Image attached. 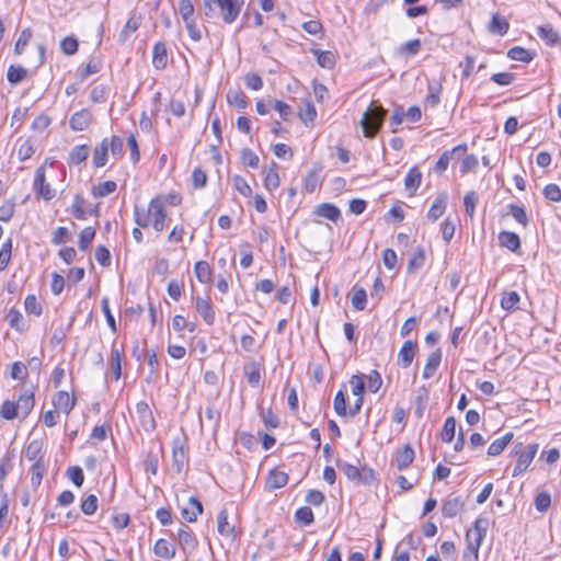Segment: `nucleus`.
<instances>
[{"instance_id": "1", "label": "nucleus", "mask_w": 561, "mask_h": 561, "mask_svg": "<svg viewBox=\"0 0 561 561\" xmlns=\"http://www.w3.org/2000/svg\"><path fill=\"white\" fill-rule=\"evenodd\" d=\"M217 524L218 533L227 540L229 548L237 547L243 534L239 513L230 514L229 508H225L219 512Z\"/></svg>"}, {"instance_id": "2", "label": "nucleus", "mask_w": 561, "mask_h": 561, "mask_svg": "<svg viewBox=\"0 0 561 561\" xmlns=\"http://www.w3.org/2000/svg\"><path fill=\"white\" fill-rule=\"evenodd\" d=\"M387 111L377 105L375 101L371 102L369 107L363 113L360 118V126L363 134L366 138H374L382 126Z\"/></svg>"}, {"instance_id": "3", "label": "nucleus", "mask_w": 561, "mask_h": 561, "mask_svg": "<svg viewBox=\"0 0 561 561\" xmlns=\"http://www.w3.org/2000/svg\"><path fill=\"white\" fill-rule=\"evenodd\" d=\"M339 469L347 477L348 480L358 483L369 484L375 480L374 471L370 469H359L347 462H339Z\"/></svg>"}, {"instance_id": "4", "label": "nucleus", "mask_w": 561, "mask_h": 561, "mask_svg": "<svg viewBox=\"0 0 561 561\" xmlns=\"http://www.w3.org/2000/svg\"><path fill=\"white\" fill-rule=\"evenodd\" d=\"M150 210L153 229L161 232L165 228L167 211L164 207V197L156 196L150 201Z\"/></svg>"}, {"instance_id": "5", "label": "nucleus", "mask_w": 561, "mask_h": 561, "mask_svg": "<svg viewBox=\"0 0 561 561\" xmlns=\"http://www.w3.org/2000/svg\"><path fill=\"white\" fill-rule=\"evenodd\" d=\"M33 190L37 195H39L43 199H45L47 202L51 201L56 195V191L54 188H51L49 184L46 183L44 165L37 168V170L35 172Z\"/></svg>"}, {"instance_id": "6", "label": "nucleus", "mask_w": 561, "mask_h": 561, "mask_svg": "<svg viewBox=\"0 0 561 561\" xmlns=\"http://www.w3.org/2000/svg\"><path fill=\"white\" fill-rule=\"evenodd\" d=\"M188 458L184 442L180 437L172 440V469L176 473H182L187 465Z\"/></svg>"}, {"instance_id": "7", "label": "nucleus", "mask_w": 561, "mask_h": 561, "mask_svg": "<svg viewBox=\"0 0 561 561\" xmlns=\"http://www.w3.org/2000/svg\"><path fill=\"white\" fill-rule=\"evenodd\" d=\"M136 413L144 431L147 433H152L156 431L157 422L154 420L152 410L146 401H139L136 404Z\"/></svg>"}, {"instance_id": "8", "label": "nucleus", "mask_w": 561, "mask_h": 561, "mask_svg": "<svg viewBox=\"0 0 561 561\" xmlns=\"http://www.w3.org/2000/svg\"><path fill=\"white\" fill-rule=\"evenodd\" d=\"M539 445L538 444H529L524 451H522L517 458L516 466L513 470V477H518L523 472H525L530 463L533 462Z\"/></svg>"}, {"instance_id": "9", "label": "nucleus", "mask_w": 561, "mask_h": 561, "mask_svg": "<svg viewBox=\"0 0 561 561\" xmlns=\"http://www.w3.org/2000/svg\"><path fill=\"white\" fill-rule=\"evenodd\" d=\"M218 3L222 11V19L226 23L231 24L236 21L240 13L242 0H211Z\"/></svg>"}, {"instance_id": "10", "label": "nucleus", "mask_w": 561, "mask_h": 561, "mask_svg": "<svg viewBox=\"0 0 561 561\" xmlns=\"http://www.w3.org/2000/svg\"><path fill=\"white\" fill-rule=\"evenodd\" d=\"M178 541L186 556L191 554L197 547V539L187 527L179 529Z\"/></svg>"}, {"instance_id": "11", "label": "nucleus", "mask_w": 561, "mask_h": 561, "mask_svg": "<svg viewBox=\"0 0 561 561\" xmlns=\"http://www.w3.org/2000/svg\"><path fill=\"white\" fill-rule=\"evenodd\" d=\"M76 397L70 396L67 391H58L53 399L56 409H60L66 415H69L76 405Z\"/></svg>"}, {"instance_id": "12", "label": "nucleus", "mask_w": 561, "mask_h": 561, "mask_svg": "<svg viewBox=\"0 0 561 561\" xmlns=\"http://www.w3.org/2000/svg\"><path fill=\"white\" fill-rule=\"evenodd\" d=\"M202 513H203V504L195 496H191L187 505L181 510V515H182L183 519H185L188 523L196 522L198 515H201Z\"/></svg>"}, {"instance_id": "13", "label": "nucleus", "mask_w": 561, "mask_h": 561, "mask_svg": "<svg viewBox=\"0 0 561 561\" xmlns=\"http://www.w3.org/2000/svg\"><path fill=\"white\" fill-rule=\"evenodd\" d=\"M92 122V115L88 110L76 112L69 121V126L75 131L85 130Z\"/></svg>"}, {"instance_id": "14", "label": "nucleus", "mask_w": 561, "mask_h": 561, "mask_svg": "<svg viewBox=\"0 0 561 561\" xmlns=\"http://www.w3.org/2000/svg\"><path fill=\"white\" fill-rule=\"evenodd\" d=\"M168 65V49L164 42H157L152 49V66L163 70Z\"/></svg>"}, {"instance_id": "15", "label": "nucleus", "mask_w": 561, "mask_h": 561, "mask_svg": "<svg viewBox=\"0 0 561 561\" xmlns=\"http://www.w3.org/2000/svg\"><path fill=\"white\" fill-rule=\"evenodd\" d=\"M195 309L204 319V321L211 325L215 321V312L211 306V302L208 299H204L201 297L194 298Z\"/></svg>"}, {"instance_id": "16", "label": "nucleus", "mask_w": 561, "mask_h": 561, "mask_svg": "<svg viewBox=\"0 0 561 561\" xmlns=\"http://www.w3.org/2000/svg\"><path fill=\"white\" fill-rule=\"evenodd\" d=\"M486 525L488 520L485 518L476 519L473 527L467 531L466 539L476 541L478 545H481L486 533Z\"/></svg>"}, {"instance_id": "17", "label": "nucleus", "mask_w": 561, "mask_h": 561, "mask_svg": "<svg viewBox=\"0 0 561 561\" xmlns=\"http://www.w3.org/2000/svg\"><path fill=\"white\" fill-rule=\"evenodd\" d=\"M84 205H85V199L81 195L77 194L73 197V203L71 206V213L76 219L85 220L89 215L96 214V211H98L96 208H90L87 210L84 208Z\"/></svg>"}, {"instance_id": "18", "label": "nucleus", "mask_w": 561, "mask_h": 561, "mask_svg": "<svg viewBox=\"0 0 561 561\" xmlns=\"http://www.w3.org/2000/svg\"><path fill=\"white\" fill-rule=\"evenodd\" d=\"M466 151H467L466 145H458L451 151L444 152L439 157L438 161L436 162V164L434 167L435 172H437V173L444 172L448 168L449 161L455 154H463Z\"/></svg>"}, {"instance_id": "19", "label": "nucleus", "mask_w": 561, "mask_h": 561, "mask_svg": "<svg viewBox=\"0 0 561 561\" xmlns=\"http://www.w3.org/2000/svg\"><path fill=\"white\" fill-rule=\"evenodd\" d=\"M108 158V140L104 138L93 150L92 164L94 168H102Z\"/></svg>"}, {"instance_id": "20", "label": "nucleus", "mask_w": 561, "mask_h": 561, "mask_svg": "<svg viewBox=\"0 0 561 561\" xmlns=\"http://www.w3.org/2000/svg\"><path fill=\"white\" fill-rule=\"evenodd\" d=\"M89 152L90 147L88 145H77L69 151L67 163L69 165H79L88 159Z\"/></svg>"}, {"instance_id": "21", "label": "nucleus", "mask_w": 561, "mask_h": 561, "mask_svg": "<svg viewBox=\"0 0 561 561\" xmlns=\"http://www.w3.org/2000/svg\"><path fill=\"white\" fill-rule=\"evenodd\" d=\"M417 344L416 342H412L410 340L405 341L399 351V360L401 365L407 368L411 365Z\"/></svg>"}, {"instance_id": "22", "label": "nucleus", "mask_w": 561, "mask_h": 561, "mask_svg": "<svg viewBox=\"0 0 561 561\" xmlns=\"http://www.w3.org/2000/svg\"><path fill=\"white\" fill-rule=\"evenodd\" d=\"M447 194L439 193L428 209L427 217L432 220H437L446 210Z\"/></svg>"}, {"instance_id": "23", "label": "nucleus", "mask_w": 561, "mask_h": 561, "mask_svg": "<svg viewBox=\"0 0 561 561\" xmlns=\"http://www.w3.org/2000/svg\"><path fill=\"white\" fill-rule=\"evenodd\" d=\"M154 554L165 560H171L175 556V548L165 539H158L153 547Z\"/></svg>"}, {"instance_id": "24", "label": "nucleus", "mask_w": 561, "mask_h": 561, "mask_svg": "<svg viewBox=\"0 0 561 561\" xmlns=\"http://www.w3.org/2000/svg\"><path fill=\"white\" fill-rule=\"evenodd\" d=\"M288 482L287 473L273 469L270 471L268 477L266 479V486L270 490L280 489L285 486Z\"/></svg>"}, {"instance_id": "25", "label": "nucleus", "mask_w": 561, "mask_h": 561, "mask_svg": "<svg viewBox=\"0 0 561 561\" xmlns=\"http://www.w3.org/2000/svg\"><path fill=\"white\" fill-rule=\"evenodd\" d=\"M414 459V450L413 448L408 444L405 445L401 450L398 451L396 456V466L399 470H403L404 468L409 467Z\"/></svg>"}, {"instance_id": "26", "label": "nucleus", "mask_w": 561, "mask_h": 561, "mask_svg": "<svg viewBox=\"0 0 561 561\" xmlns=\"http://www.w3.org/2000/svg\"><path fill=\"white\" fill-rule=\"evenodd\" d=\"M499 242L501 247H504L513 252H516L520 248L519 237L511 231L500 232Z\"/></svg>"}, {"instance_id": "27", "label": "nucleus", "mask_w": 561, "mask_h": 561, "mask_svg": "<svg viewBox=\"0 0 561 561\" xmlns=\"http://www.w3.org/2000/svg\"><path fill=\"white\" fill-rule=\"evenodd\" d=\"M537 34L550 46L558 44L560 41L558 32L550 24L539 26L537 28Z\"/></svg>"}, {"instance_id": "28", "label": "nucleus", "mask_w": 561, "mask_h": 561, "mask_svg": "<svg viewBox=\"0 0 561 561\" xmlns=\"http://www.w3.org/2000/svg\"><path fill=\"white\" fill-rule=\"evenodd\" d=\"M463 503L460 497H453L444 501L442 513L445 517L453 518L462 510Z\"/></svg>"}, {"instance_id": "29", "label": "nucleus", "mask_w": 561, "mask_h": 561, "mask_svg": "<svg viewBox=\"0 0 561 561\" xmlns=\"http://www.w3.org/2000/svg\"><path fill=\"white\" fill-rule=\"evenodd\" d=\"M513 433L510 432V433H506L504 436H502L501 438H497L495 439L488 448V455L489 456H499L501 455L504 449L506 448V446L511 443V440L513 439Z\"/></svg>"}, {"instance_id": "30", "label": "nucleus", "mask_w": 561, "mask_h": 561, "mask_svg": "<svg viewBox=\"0 0 561 561\" xmlns=\"http://www.w3.org/2000/svg\"><path fill=\"white\" fill-rule=\"evenodd\" d=\"M351 301L356 310H364L366 308L367 302L366 290L363 287L355 285L351 291Z\"/></svg>"}, {"instance_id": "31", "label": "nucleus", "mask_w": 561, "mask_h": 561, "mask_svg": "<svg viewBox=\"0 0 561 561\" xmlns=\"http://www.w3.org/2000/svg\"><path fill=\"white\" fill-rule=\"evenodd\" d=\"M442 360V352L440 350H436L427 357L424 370L423 378L428 379L433 376L434 371L437 369Z\"/></svg>"}, {"instance_id": "32", "label": "nucleus", "mask_w": 561, "mask_h": 561, "mask_svg": "<svg viewBox=\"0 0 561 561\" xmlns=\"http://www.w3.org/2000/svg\"><path fill=\"white\" fill-rule=\"evenodd\" d=\"M320 67L332 69L335 65V55L330 50L312 49Z\"/></svg>"}, {"instance_id": "33", "label": "nucleus", "mask_w": 561, "mask_h": 561, "mask_svg": "<svg viewBox=\"0 0 561 561\" xmlns=\"http://www.w3.org/2000/svg\"><path fill=\"white\" fill-rule=\"evenodd\" d=\"M134 220L138 227L147 228L151 222L150 204L147 209L136 205L134 207Z\"/></svg>"}, {"instance_id": "34", "label": "nucleus", "mask_w": 561, "mask_h": 561, "mask_svg": "<svg viewBox=\"0 0 561 561\" xmlns=\"http://www.w3.org/2000/svg\"><path fill=\"white\" fill-rule=\"evenodd\" d=\"M317 214L320 217L330 219L331 221H336L341 215V213L336 206H334L332 204H328V203L319 205L317 207Z\"/></svg>"}, {"instance_id": "35", "label": "nucleus", "mask_w": 561, "mask_h": 561, "mask_svg": "<svg viewBox=\"0 0 561 561\" xmlns=\"http://www.w3.org/2000/svg\"><path fill=\"white\" fill-rule=\"evenodd\" d=\"M227 101L231 106H236L237 108H245V94L240 88L230 89L227 93Z\"/></svg>"}, {"instance_id": "36", "label": "nucleus", "mask_w": 561, "mask_h": 561, "mask_svg": "<svg viewBox=\"0 0 561 561\" xmlns=\"http://www.w3.org/2000/svg\"><path fill=\"white\" fill-rule=\"evenodd\" d=\"M16 405H19V411L22 413L23 419L26 417L34 407V396L33 393H23L20 396L18 402H15Z\"/></svg>"}, {"instance_id": "37", "label": "nucleus", "mask_w": 561, "mask_h": 561, "mask_svg": "<svg viewBox=\"0 0 561 561\" xmlns=\"http://www.w3.org/2000/svg\"><path fill=\"white\" fill-rule=\"evenodd\" d=\"M195 275L201 283L207 284L211 280V268L206 261H198L195 264Z\"/></svg>"}, {"instance_id": "38", "label": "nucleus", "mask_w": 561, "mask_h": 561, "mask_svg": "<svg viewBox=\"0 0 561 561\" xmlns=\"http://www.w3.org/2000/svg\"><path fill=\"white\" fill-rule=\"evenodd\" d=\"M117 188V184L114 181H105L93 186L92 194L94 197H105L114 193Z\"/></svg>"}, {"instance_id": "39", "label": "nucleus", "mask_w": 561, "mask_h": 561, "mask_svg": "<svg viewBox=\"0 0 561 561\" xmlns=\"http://www.w3.org/2000/svg\"><path fill=\"white\" fill-rule=\"evenodd\" d=\"M27 76V71L22 66L11 65L7 72V79L11 84H18Z\"/></svg>"}, {"instance_id": "40", "label": "nucleus", "mask_w": 561, "mask_h": 561, "mask_svg": "<svg viewBox=\"0 0 561 561\" xmlns=\"http://www.w3.org/2000/svg\"><path fill=\"white\" fill-rule=\"evenodd\" d=\"M508 26V22L504 18L494 14L490 22L489 30L493 34L504 35L507 32Z\"/></svg>"}, {"instance_id": "41", "label": "nucleus", "mask_w": 561, "mask_h": 561, "mask_svg": "<svg viewBox=\"0 0 561 561\" xmlns=\"http://www.w3.org/2000/svg\"><path fill=\"white\" fill-rule=\"evenodd\" d=\"M248 383L251 387L259 388L261 381V371L263 370L261 364L251 363L248 364Z\"/></svg>"}, {"instance_id": "42", "label": "nucleus", "mask_w": 561, "mask_h": 561, "mask_svg": "<svg viewBox=\"0 0 561 561\" xmlns=\"http://www.w3.org/2000/svg\"><path fill=\"white\" fill-rule=\"evenodd\" d=\"M456 434V419L454 416H449L446 419L445 424L443 426L440 437L445 443H450L455 438Z\"/></svg>"}, {"instance_id": "43", "label": "nucleus", "mask_w": 561, "mask_h": 561, "mask_svg": "<svg viewBox=\"0 0 561 561\" xmlns=\"http://www.w3.org/2000/svg\"><path fill=\"white\" fill-rule=\"evenodd\" d=\"M25 457L30 461L43 460L42 443L39 440L30 442L25 449Z\"/></svg>"}, {"instance_id": "44", "label": "nucleus", "mask_w": 561, "mask_h": 561, "mask_svg": "<svg viewBox=\"0 0 561 561\" xmlns=\"http://www.w3.org/2000/svg\"><path fill=\"white\" fill-rule=\"evenodd\" d=\"M95 237V229L93 227H85L79 234L78 247L81 251H85L92 243Z\"/></svg>"}, {"instance_id": "45", "label": "nucleus", "mask_w": 561, "mask_h": 561, "mask_svg": "<svg viewBox=\"0 0 561 561\" xmlns=\"http://www.w3.org/2000/svg\"><path fill=\"white\" fill-rule=\"evenodd\" d=\"M122 353L118 348L113 347L111 352V369L114 379L118 380L122 376Z\"/></svg>"}, {"instance_id": "46", "label": "nucleus", "mask_w": 561, "mask_h": 561, "mask_svg": "<svg viewBox=\"0 0 561 561\" xmlns=\"http://www.w3.org/2000/svg\"><path fill=\"white\" fill-rule=\"evenodd\" d=\"M507 56L513 60H518V61H524V62H529L534 58L533 53H530L529 50H527L523 47H519V46L512 47L508 50Z\"/></svg>"}, {"instance_id": "47", "label": "nucleus", "mask_w": 561, "mask_h": 561, "mask_svg": "<svg viewBox=\"0 0 561 561\" xmlns=\"http://www.w3.org/2000/svg\"><path fill=\"white\" fill-rule=\"evenodd\" d=\"M421 181L422 173L417 170V168H412L404 179L405 188L416 191L421 184Z\"/></svg>"}, {"instance_id": "48", "label": "nucleus", "mask_w": 561, "mask_h": 561, "mask_svg": "<svg viewBox=\"0 0 561 561\" xmlns=\"http://www.w3.org/2000/svg\"><path fill=\"white\" fill-rule=\"evenodd\" d=\"M45 472H46V466H45L44 460L33 461V465L31 467V473H32L31 481H32V484L33 485H39L42 480H43V477H44Z\"/></svg>"}, {"instance_id": "49", "label": "nucleus", "mask_w": 561, "mask_h": 561, "mask_svg": "<svg viewBox=\"0 0 561 561\" xmlns=\"http://www.w3.org/2000/svg\"><path fill=\"white\" fill-rule=\"evenodd\" d=\"M333 408L336 414L340 416L348 415L347 407H346V393L344 390H339L333 400Z\"/></svg>"}, {"instance_id": "50", "label": "nucleus", "mask_w": 561, "mask_h": 561, "mask_svg": "<svg viewBox=\"0 0 561 561\" xmlns=\"http://www.w3.org/2000/svg\"><path fill=\"white\" fill-rule=\"evenodd\" d=\"M519 302V295L516 291L505 293L501 299V306L507 311L517 309Z\"/></svg>"}, {"instance_id": "51", "label": "nucleus", "mask_w": 561, "mask_h": 561, "mask_svg": "<svg viewBox=\"0 0 561 561\" xmlns=\"http://www.w3.org/2000/svg\"><path fill=\"white\" fill-rule=\"evenodd\" d=\"M299 116L305 124L309 122L311 123L316 118L317 111L313 103L309 99L305 100L304 107L301 108Z\"/></svg>"}, {"instance_id": "52", "label": "nucleus", "mask_w": 561, "mask_h": 561, "mask_svg": "<svg viewBox=\"0 0 561 561\" xmlns=\"http://www.w3.org/2000/svg\"><path fill=\"white\" fill-rule=\"evenodd\" d=\"M159 467V458L158 455L153 451H148L146 458L144 460V469L147 473H151L156 476Z\"/></svg>"}, {"instance_id": "53", "label": "nucleus", "mask_w": 561, "mask_h": 561, "mask_svg": "<svg viewBox=\"0 0 561 561\" xmlns=\"http://www.w3.org/2000/svg\"><path fill=\"white\" fill-rule=\"evenodd\" d=\"M194 11L195 9L192 0H179V13L184 22L194 20Z\"/></svg>"}, {"instance_id": "54", "label": "nucleus", "mask_w": 561, "mask_h": 561, "mask_svg": "<svg viewBox=\"0 0 561 561\" xmlns=\"http://www.w3.org/2000/svg\"><path fill=\"white\" fill-rule=\"evenodd\" d=\"M19 415V405L15 402L5 400L1 405V416L4 420H13Z\"/></svg>"}, {"instance_id": "55", "label": "nucleus", "mask_w": 561, "mask_h": 561, "mask_svg": "<svg viewBox=\"0 0 561 561\" xmlns=\"http://www.w3.org/2000/svg\"><path fill=\"white\" fill-rule=\"evenodd\" d=\"M66 476L70 479V481L78 488L83 484L84 473L81 467L72 466L69 467L66 471Z\"/></svg>"}, {"instance_id": "56", "label": "nucleus", "mask_w": 561, "mask_h": 561, "mask_svg": "<svg viewBox=\"0 0 561 561\" xmlns=\"http://www.w3.org/2000/svg\"><path fill=\"white\" fill-rule=\"evenodd\" d=\"M424 262H425L424 250L422 248H417L415 250L413 256L409 261L408 272L413 273L415 270L422 267Z\"/></svg>"}, {"instance_id": "57", "label": "nucleus", "mask_w": 561, "mask_h": 561, "mask_svg": "<svg viewBox=\"0 0 561 561\" xmlns=\"http://www.w3.org/2000/svg\"><path fill=\"white\" fill-rule=\"evenodd\" d=\"M99 500L94 494L88 495L81 503L80 508L85 515H93L98 510Z\"/></svg>"}, {"instance_id": "58", "label": "nucleus", "mask_w": 561, "mask_h": 561, "mask_svg": "<svg viewBox=\"0 0 561 561\" xmlns=\"http://www.w3.org/2000/svg\"><path fill=\"white\" fill-rule=\"evenodd\" d=\"M24 308L27 313L41 316L43 308L42 305L37 301V298L34 295L26 296L24 300Z\"/></svg>"}, {"instance_id": "59", "label": "nucleus", "mask_w": 561, "mask_h": 561, "mask_svg": "<svg viewBox=\"0 0 561 561\" xmlns=\"http://www.w3.org/2000/svg\"><path fill=\"white\" fill-rule=\"evenodd\" d=\"M467 549L463 552V561H478L479 559V548L481 545H478L476 541L466 539Z\"/></svg>"}, {"instance_id": "60", "label": "nucleus", "mask_w": 561, "mask_h": 561, "mask_svg": "<svg viewBox=\"0 0 561 561\" xmlns=\"http://www.w3.org/2000/svg\"><path fill=\"white\" fill-rule=\"evenodd\" d=\"M32 38V31L30 28H25L20 33V36L15 43L14 51L18 55H21L26 47V45L30 43Z\"/></svg>"}, {"instance_id": "61", "label": "nucleus", "mask_w": 561, "mask_h": 561, "mask_svg": "<svg viewBox=\"0 0 561 561\" xmlns=\"http://www.w3.org/2000/svg\"><path fill=\"white\" fill-rule=\"evenodd\" d=\"M204 381L206 385L214 387L215 393H219V385L221 381L220 374L214 370H206L204 373Z\"/></svg>"}, {"instance_id": "62", "label": "nucleus", "mask_w": 561, "mask_h": 561, "mask_svg": "<svg viewBox=\"0 0 561 561\" xmlns=\"http://www.w3.org/2000/svg\"><path fill=\"white\" fill-rule=\"evenodd\" d=\"M295 516L296 520L302 525H310L313 522V513L308 506L298 508Z\"/></svg>"}, {"instance_id": "63", "label": "nucleus", "mask_w": 561, "mask_h": 561, "mask_svg": "<svg viewBox=\"0 0 561 561\" xmlns=\"http://www.w3.org/2000/svg\"><path fill=\"white\" fill-rule=\"evenodd\" d=\"M78 46V41L72 36L65 37L60 43V48L62 53L69 56L77 53Z\"/></svg>"}, {"instance_id": "64", "label": "nucleus", "mask_w": 561, "mask_h": 561, "mask_svg": "<svg viewBox=\"0 0 561 561\" xmlns=\"http://www.w3.org/2000/svg\"><path fill=\"white\" fill-rule=\"evenodd\" d=\"M542 193L551 202H561V188L557 184L546 185Z\"/></svg>"}]
</instances>
